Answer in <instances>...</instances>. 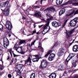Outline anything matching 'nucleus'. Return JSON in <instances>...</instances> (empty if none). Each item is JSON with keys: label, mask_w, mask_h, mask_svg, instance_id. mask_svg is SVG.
Segmentation results:
<instances>
[{"label": "nucleus", "mask_w": 78, "mask_h": 78, "mask_svg": "<svg viewBox=\"0 0 78 78\" xmlns=\"http://www.w3.org/2000/svg\"><path fill=\"white\" fill-rule=\"evenodd\" d=\"M5 27L8 30H6V33H11V29L12 27L11 23L9 21H7L5 24Z\"/></svg>", "instance_id": "1"}, {"label": "nucleus", "mask_w": 78, "mask_h": 78, "mask_svg": "<svg viewBox=\"0 0 78 78\" xmlns=\"http://www.w3.org/2000/svg\"><path fill=\"white\" fill-rule=\"evenodd\" d=\"M46 23L45 24L43 27V30H46L48 31L50 30V27L49 26V24L50 23V20L49 19H47L45 21Z\"/></svg>", "instance_id": "2"}, {"label": "nucleus", "mask_w": 78, "mask_h": 78, "mask_svg": "<svg viewBox=\"0 0 78 78\" xmlns=\"http://www.w3.org/2000/svg\"><path fill=\"white\" fill-rule=\"evenodd\" d=\"M77 22H78V18L76 17L71 20L70 22V25L71 27H75Z\"/></svg>", "instance_id": "3"}, {"label": "nucleus", "mask_w": 78, "mask_h": 78, "mask_svg": "<svg viewBox=\"0 0 78 78\" xmlns=\"http://www.w3.org/2000/svg\"><path fill=\"white\" fill-rule=\"evenodd\" d=\"M34 14H31V16H33L34 17H37V18H40L42 17V14L41 12L35 10L34 11Z\"/></svg>", "instance_id": "4"}, {"label": "nucleus", "mask_w": 78, "mask_h": 78, "mask_svg": "<svg viewBox=\"0 0 78 78\" xmlns=\"http://www.w3.org/2000/svg\"><path fill=\"white\" fill-rule=\"evenodd\" d=\"M4 47L5 48H7V47L9 45V42L6 37L3 38Z\"/></svg>", "instance_id": "5"}, {"label": "nucleus", "mask_w": 78, "mask_h": 78, "mask_svg": "<svg viewBox=\"0 0 78 78\" xmlns=\"http://www.w3.org/2000/svg\"><path fill=\"white\" fill-rule=\"evenodd\" d=\"M48 65V62L45 60H43L41 63V68L42 69H44V68H46L47 66Z\"/></svg>", "instance_id": "6"}, {"label": "nucleus", "mask_w": 78, "mask_h": 78, "mask_svg": "<svg viewBox=\"0 0 78 78\" xmlns=\"http://www.w3.org/2000/svg\"><path fill=\"white\" fill-rule=\"evenodd\" d=\"M10 8V6H7L5 9L6 10L3 11V13L6 16H8L9 15V8Z\"/></svg>", "instance_id": "7"}, {"label": "nucleus", "mask_w": 78, "mask_h": 78, "mask_svg": "<svg viewBox=\"0 0 78 78\" xmlns=\"http://www.w3.org/2000/svg\"><path fill=\"white\" fill-rule=\"evenodd\" d=\"M65 50L63 48H61L58 50V53L57 54L58 56H61L64 53Z\"/></svg>", "instance_id": "8"}, {"label": "nucleus", "mask_w": 78, "mask_h": 78, "mask_svg": "<svg viewBox=\"0 0 78 78\" xmlns=\"http://www.w3.org/2000/svg\"><path fill=\"white\" fill-rule=\"evenodd\" d=\"M52 26L55 28H57L61 25V24L60 23H58L56 21H54L52 22Z\"/></svg>", "instance_id": "9"}, {"label": "nucleus", "mask_w": 78, "mask_h": 78, "mask_svg": "<svg viewBox=\"0 0 78 78\" xmlns=\"http://www.w3.org/2000/svg\"><path fill=\"white\" fill-rule=\"evenodd\" d=\"M56 11V9H55L53 7H49L47 9H44V12L45 11H48V12L50 13V11L52 12H53L54 11Z\"/></svg>", "instance_id": "10"}, {"label": "nucleus", "mask_w": 78, "mask_h": 78, "mask_svg": "<svg viewBox=\"0 0 78 78\" xmlns=\"http://www.w3.org/2000/svg\"><path fill=\"white\" fill-rule=\"evenodd\" d=\"M74 32V31H73V30H71L70 31H68L66 30V32H65V33H66V37L67 39H69V38L71 36V34L73 33Z\"/></svg>", "instance_id": "11"}, {"label": "nucleus", "mask_w": 78, "mask_h": 78, "mask_svg": "<svg viewBox=\"0 0 78 78\" xmlns=\"http://www.w3.org/2000/svg\"><path fill=\"white\" fill-rule=\"evenodd\" d=\"M31 57V56H30L28 57L27 59L26 60L24 61L25 62V64H27V63H28V62H29L30 63L28 64V65H29V66H31V59L30 58Z\"/></svg>", "instance_id": "12"}, {"label": "nucleus", "mask_w": 78, "mask_h": 78, "mask_svg": "<svg viewBox=\"0 0 78 78\" xmlns=\"http://www.w3.org/2000/svg\"><path fill=\"white\" fill-rule=\"evenodd\" d=\"M9 4V1H6L4 2H2L0 3V8H2V7H5L6 6V5H8Z\"/></svg>", "instance_id": "13"}, {"label": "nucleus", "mask_w": 78, "mask_h": 78, "mask_svg": "<svg viewBox=\"0 0 78 78\" xmlns=\"http://www.w3.org/2000/svg\"><path fill=\"white\" fill-rule=\"evenodd\" d=\"M73 57H74V55L73 53L70 54L69 55L68 57L66 59V62H69V61L70 60V59H72Z\"/></svg>", "instance_id": "14"}, {"label": "nucleus", "mask_w": 78, "mask_h": 78, "mask_svg": "<svg viewBox=\"0 0 78 78\" xmlns=\"http://www.w3.org/2000/svg\"><path fill=\"white\" fill-rule=\"evenodd\" d=\"M64 69V65L63 64H61L59 65L58 67V69L59 71H62Z\"/></svg>", "instance_id": "15"}, {"label": "nucleus", "mask_w": 78, "mask_h": 78, "mask_svg": "<svg viewBox=\"0 0 78 78\" xmlns=\"http://www.w3.org/2000/svg\"><path fill=\"white\" fill-rule=\"evenodd\" d=\"M73 52L78 51V45L76 44L74 45L73 47Z\"/></svg>", "instance_id": "16"}, {"label": "nucleus", "mask_w": 78, "mask_h": 78, "mask_svg": "<svg viewBox=\"0 0 78 78\" xmlns=\"http://www.w3.org/2000/svg\"><path fill=\"white\" fill-rule=\"evenodd\" d=\"M56 76H57L56 74L55 73H53L49 76V78H56Z\"/></svg>", "instance_id": "17"}, {"label": "nucleus", "mask_w": 78, "mask_h": 78, "mask_svg": "<svg viewBox=\"0 0 78 78\" xmlns=\"http://www.w3.org/2000/svg\"><path fill=\"white\" fill-rule=\"evenodd\" d=\"M75 10H70L69 13H68V14H66V17H68V16H69L72 15V14H73V13L75 12Z\"/></svg>", "instance_id": "18"}, {"label": "nucleus", "mask_w": 78, "mask_h": 78, "mask_svg": "<svg viewBox=\"0 0 78 78\" xmlns=\"http://www.w3.org/2000/svg\"><path fill=\"white\" fill-rule=\"evenodd\" d=\"M38 48H39V49H40V50H41V52H42V53L44 52V48H43L42 47V44L40 42H39V45Z\"/></svg>", "instance_id": "19"}, {"label": "nucleus", "mask_w": 78, "mask_h": 78, "mask_svg": "<svg viewBox=\"0 0 78 78\" xmlns=\"http://www.w3.org/2000/svg\"><path fill=\"white\" fill-rule=\"evenodd\" d=\"M66 11V9L64 8H62L61 9L60 11L59 12V16H61L62 14H63Z\"/></svg>", "instance_id": "20"}, {"label": "nucleus", "mask_w": 78, "mask_h": 78, "mask_svg": "<svg viewBox=\"0 0 78 78\" xmlns=\"http://www.w3.org/2000/svg\"><path fill=\"white\" fill-rule=\"evenodd\" d=\"M16 69H18V68H19V67L20 69H22L23 67V65L22 64H17V65H16Z\"/></svg>", "instance_id": "21"}, {"label": "nucleus", "mask_w": 78, "mask_h": 78, "mask_svg": "<svg viewBox=\"0 0 78 78\" xmlns=\"http://www.w3.org/2000/svg\"><path fill=\"white\" fill-rule=\"evenodd\" d=\"M73 0H70V1H69L68 2H66L63 4V6H64V5H67L72 4V3H73Z\"/></svg>", "instance_id": "22"}, {"label": "nucleus", "mask_w": 78, "mask_h": 78, "mask_svg": "<svg viewBox=\"0 0 78 78\" xmlns=\"http://www.w3.org/2000/svg\"><path fill=\"white\" fill-rule=\"evenodd\" d=\"M76 62H77V61L75 60L73 61L72 62V66L74 67H76Z\"/></svg>", "instance_id": "23"}, {"label": "nucleus", "mask_w": 78, "mask_h": 78, "mask_svg": "<svg viewBox=\"0 0 78 78\" xmlns=\"http://www.w3.org/2000/svg\"><path fill=\"white\" fill-rule=\"evenodd\" d=\"M9 52L11 56H12V53H13V55L14 57H17V56H19V55H16L14 53V51H12V50H11V49L10 50V51H9Z\"/></svg>", "instance_id": "24"}, {"label": "nucleus", "mask_w": 78, "mask_h": 78, "mask_svg": "<svg viewBox=\"0 0 78 78\" xmlns=\"http://www.w3.org/2000/svg\"><path fill=\"white\" fill-rule=\"evenodd\" d=\"M18 47H19V44H17V43H16L13 49L15 50L16 51H18L17 50L18 49Z\"/></svg>", "instance_id": "25"}, {"label": "nucleus", "mask_w": 78, "mask_h": 78, "mask_svg": "<svg viewBox=\"0 0 78 78\" xmlns=\"http://www.w3.org/2000/svg\"><path fill=\"white\" fill-rule=\"evenodd\" d=\"M26 43V41L24 40H23L20 41V45L21 44H23Z\"/></svg>", "instance_id": "26"}, {"label": "nucleus", "mask_w": 78, "mask_h": 78, "mask_svg": "<svg viewBox=\"0 0 78 78\" xmlns=\"http://www.w3.org/2000/svg\"><path fill=\"white\" fill-rule=\"evenodd\" d=\"M18 70V71L16 72V74L17 75H19V76H20V75H22V72H20V69H17Z\"/></svg>", "instance_id": "27"}, {"label": "nucleus", "mask_w": 78, "mask_h": 78, "mask_svg": "<svg viewBox=\"0 0 78 78\" xmlns=\"http://www.w3.org/2000/svg\"><path fill=\"white\" fill-rule=\"evenodd\" d=\"M52 53V51H51V50L49 51L48 52V53L45 55V57L46 58L48 56V55H50V53Z\"/></svg>", "instance_id": "28"}, {"label": "nucleus", "mask_w": 78, "mask_h": 78, "mask_svg": "<svg viewBox=\"0 0 78 78\" xmlns=\"http://www.w3.org/2000/svg\"><path fill=\"white\" fill-rule=\"evenodd\" d=\"M57 2H56V4L57 5H60L62 3V1H58V0H56Z\"/></svg>", "instance_id": "29"}, {"label": "nucleus", "mask_w": 78, "mask_h": 78, "mask_svg": "<svg viewBox=\"0 0 78 78\" xmlns=\"http://www.w3.org/2000/svg\"><path fill=\"white\" fill-rule=\"evenodd\" d=\"M46 16H47V17H50L51 19V20L52 19H53V16H51V15H50L48 13H47L46 14Z\"/></svg>", "instance_id": "30"}, {"label": "nucleus", "mask_w": 78, "mask_h": 78, "mask_svg": "<svg viewBox=\"0 0 78 78\" xmlns=\"http://www.w3.org/2000/svg\"><path fill=\"white\" fill-rule=\"evenodd\" d=\"M32 61L33 62H37L38 61H39V58H33L32 59Z\"/></svg>", "instance_id": "31"}, {"label": "nucleus", "mask_w": 78, "mask_h": 78, "mask_svg": "<svg viewBox=\"0 0 78 78\" xmlns=\"http://www.w3.org/2000/svg\"><path fill=\"white\" fill-rule=\"evenodd\" d=\"M54 59V58L52 57L51 56L49 55V56L48 59L49 61H53Z\"/></svg>", "instance_id": "32"}, {"label": "nucleus", "mask_w": 78, "mask_h": 78, "mask_svg": "<svg viewBox=\"0 0 78 78\" xmlns=\"http://www.w3.org/2000/svg\"><path fill=\"white\" fill-rule=\"evenodd\" d=\"M48 30H44V29H43V31L42 32V33L43 34H45L47 33L48 32Z\"/></svg>", "instance_id": "33"}, {"label": "nucleus", "mask_w": 78, "mask_h": 78, "mask_svg": "<svg viewBox=\"0 0 78 78\" xmlns=\"http://www.w3.org/2000/svg\"><path fill=\"white\" fill-rule=\"evenodd\" d=\"M34 33H36V30L35 29L33 31V33L32 34H29L27 35V36H30V35H32L33 34H34Z\"/></svg>", "instance_id": "34"}, {"label": "nucleus", "mask_w": 78, "mask_h": 78, "mask_svg": "<svg viewBox=\"0 0 78 78\" xmlns=\"http://www.w3.org/2000/svg\"><path fill=\"white\" fill-rule=\"evenodd\" d=\"M67 20H66L65 21L63 24L62 25V28H64V27H65V26L66 25V23H67Z\"/></svg>", "instance_id": "35"}, {"label": "nucleus", "mask_w": 78, "mask_h": 78, "mask_svg": "<svg viewBox=\"0 0 78 78\" xmlns=\"http://www.w3.org/2000/svg\"><path fill=\"white\" fill-rule=\"evenodd\" d=\"M35 78V74L33 73L31 74L30 78Z\"/></svg>", "instance_id": "36"}, {"label": "nucleus", "mask_w": 78, "mask_h": 78, "mask_svg": "<svg viewBox=\"0 0 78 78\" xmlns=\"http://www.w3.org/2000/svg\"><path fill=\"white\" fill-rule=\"evenodd\" d=\"M36 40H35L34 41H33L32 42V43H31V45H30L31 47V46L32 45H34V43H35V42H36Z\"/></svg>", "instance_id": "37"}, {"label": "nucleus", "mask_w": 78, "mask_h": 78, "mask_svg": "<svg viewBox=\"0 0 78 78\" xmlns=\"http://www.w3.org/2000/svg\"><path fill=\"white\" fill-rule=\"evenodd\" d=\"M33 8L34 9H37L38 8H40V7L38 5H36L33 7Z\"/></svg>", "instance_id": "38"}, {"label": "nucleus", "mask_w": 78, "mask_h": 78, "mask_svg": "<svg viewBox=\"0 0 78 78\" xmlns=\"http://www.w3.org/2000/svg\"><path fill=\"white\" fill-rule=\"evenodd\" d=\"M23 46H20L18 47V49L19 48H20V51H23Z\"/></svg>", "instance_id": "39"}, {"label": "nucleus", "mask_w": 78, "mask_h": 78, "mask_svg": "<svg viewBox=\"0 0 78 78\" xmlns=\"http://www.w3.org/2000/svg\"><path fill=\"white\" fill-rule=\"evenodd\" d=\"M17 51L18 53H21V54L22 55H24V54H25V52L24 51H20V52H19L18 51Z\"/></svg>", "instance_id": "40"}, {"label": "nucleus", "mask_w": 78, "mask_h": 78, "mask_svg": "<svg viewBox=\"0 0 78 78\" xmlns=\"http://www.w3.org/2000/svg\"><path fill=\"white\" fill-rule=\"evenodd\" d=\"M72 4L73 6H78V2L74 3Z\"/></svg>", "instance_id": "41"}, {"label": "nucleus", "mask_w": 78, "mask_h": 78, "mask_svg": "<svg viewBox=\"0 0 78 78\" xmlns=\"http://www.w3.org/2000/svg\"><path fill=\"white\" fill-rule=\"evenodd\" d=\"M49 55L51 56L52 58H54V57H55V54L52 53L51 54H50Z\"/></svg>", "instance_id": "42"}, {"label": "nucleus", "mask_w": 78, "mask_h": 78, "mask_svg": "<svg viewBox=\"0 0 78 78\" xmlns=\"http://www.w3.org/2000/svg\"><path fill=\"white\" fill-rule=\"evenodd\" d=\"M73 78H78V75L77 74H75L73 76Z\"/></svg>", "instance_id": "43"}, {"label": "nucleus", "mask_w": 78, "mask_h": 78, "mask_svg": "<svg viewBox=\"0 0 78 78\" xmlns=\"http://www.w3.org/2000/svg\"><path fill=\"white\" fill-rule=\"evenodd\" d=\"M76 14H78V10H77L74 13V15H76Z\"/></svg>", "instance_id": "44"}, {"label": "nucleus", "mask_w": 78, "mask_h": 78, "mask_svg": "<svg viewBox=\"0 0 78 78\" xmlns=\"http://www.w3.org/2000/svg\"><path fill=\"white\" fill-rule=\"evenodd\" d=\"M3 25H2L1 24H0V30H2V29H3Z\"/></svg>", "instance_id": "45"}, {"label": "nucleus", "mask_w": 78, "mask_h": 78, "mask_svg": "<svg viewBox=\"0 0 78 78\" xmlns=\"http://www.w3.org/2000/svg\"><path fill=\"white\" fill-rule=\"evenodd\" d=\"M8 77L9 78H11L12 77V75L11 74H9L8 75Z\"/></svg>", "instance_id": "46"}, {"label": "nucleus", "mask_w": 78, "mask_h": 78, "mask_svg": "<svg viewBox=\"0 0 78 78\" xmlns=\"http://www.w3.org/2000/svg\"><path fill=\"white\" fill-rule=\"evenodd\" d=\"M47 0H41L40 1V3H41V5H42V1H46Z\"/></svg>", "instance_id": "47"}, {"label": "nucleus", "mask_w": 78, "mask_h": 78, "mask_svg": "<svg viewBox=\"0 0 78 78\" xmlns=\"http://www.w3.org/2000/svg\"><path fill=\"white\" fill-rule=\"evenodd\" d=\"M35 4H37V5H39V2L38 1H36Z\"/></svg>", "instance_id": "48"}, {"label": "nucleus", "mask_w": 78, "mask_h": 78, "mask_svg": "<svg viewBox=\"0 0 78 78\" xmlns=\"http://www.w3.org/2000/svg\"><path fill=\"white\" fill-rule=\"evenodd\" d=\"M3 74V72H0V76H2V74Z\"/></svg>", "instance_id": "49"}, {"label": "nucleus", "mask_w": 78, "mask_h": 78, "mask_svg": "<svg viewBox=\"0 0 78 78\" xmlns=\"http://www.w3.org/2000/svg\"><path fill=\"white\" fill-rule=\"evenodd\" d=\"M31 40H32V38H30V39L28 40V41L29 42H30V41H31Z\"/></svg>", "instance_id": "50"}, {"label": "nucleus", "mask_w": 78, "mask_h": 78, "mask_svg": "<svg viewBox=\"0 0 78 78\" xmlns=\"http://www.w3.org/2000/svg\"><path fill=\"white\" fill-rule=\"evenodd\" d=\"M22 6H26V5H25V3H23Z\"/></svg>", "instance_id": "51"}, {"label": "nucleus", "mask_w": 78, "mask_h": 78, "mask_svg": "<svg viewBox=\"0 0 78 78\" xmlns=\"http://www.w3.org/2000/svg\"><path fill=\"white\" fill-rule=\"evenodd\" d=\"M3 67H2L1 68H0V70H2L3 69Z\"/></svg>", "instance_id": "52"}, {"label": "nucleus", "mask_w": 78, "mask_h": 78, "mask_svg": "<svg viewBox=\"0 0 78 78\" xmlns=\"http://www.w3.org/2000/svg\"><path fill=\"white\" fill-rule=\"evenodd\" d=\"M43 26H44V24H42L40 26H39L38 27L39 28H41V27H43Z\"/></svg>", "instance_id": "53"}, {"label": "nucleus", "mask_w": 78, "mask_h": 78, "mask_svg": "<svg viewBox=\"0 0 78 78\" xmlns=\"http://www.w3.org/2000/svg\"><path fill=\"white\" fill-rule=\"evenodd\" d=\"M40 55H35V57H39V56H40Z\"/></svg>", "instance_id": "54"}, {"label": "nucleus", "mask_w": 78, "mask_h": 78, "mask_svg": "<svg viewBox=\"0 0 78 78\" xmlns=\"http://www.w3.org/2000/svg\"><path fill=\"white\" fill-rule=\"evenodd\" d=\"M10 58V57L9 56V55H8V57L7 58V60H9V59Z\"/></svg>", "instance_id": "55"}, {"label": "nucleus", "mask_w": 78, "mask_h": 78, "mask_svg": "<svg viewBox=\"0 0 78 78\" xmlns=\"http://www.w3.org/2000/svg\"><path fill=\"white\" fill-rule=\"evenodd\" d=\"M38 39H39V37H37L36 39L35 40H36V41H37V40H38Z\"/></svg>", "instance_id": "56"}, {"label": "nucleus", "mask_w": 78, "mask_h": 78, "mask_svg": "<svg viewBox=\"0 0 78 78\" xmlns=\"http://www.w3.org/2000/svg\"><path fill=\"white\" fill-rule=\"evenodd\" d=\"M30 8H28L27 9V11H30Z\"/></svg>", "instance_id": "57"}, {"label": "nucleus", "mask_w": 78, "mask_h": 78, "mask_svg": "<svg viewBox=\"0 0 78 78\" xmlns=\"http://www.w3.org/2000/svg\"><path fill=\"white\" fill-rule=\"evenodd\" d=\"M21 31H22V33H24V30L23 29L21 30Z\"/></svg>", "instance_id": "58"}, {"label": "nucleus", "mask_w": 78, "mask_h": 78, "mask_svg": "<svg viewBox=\"0 0 78 78\" xmlns=\"http://www.w3.org/2000/svg\"><path fill=\"white\" fill-rule=\"evenodd\" d=\"M27 51H30L29 50V48L28 47H27Z\"/></svg>", "instance_id": "59"}, {"label": "nucleus", "mask_w": 78, "mask_h": 78, "mask_svg": "<svg viewBox=\"0 0 78 78\" xmlns=\"http://www.w3.org/2000/svg\"><path fill=\"white\" fill-rule=\"evenodd\" d=\"M14 59L13 58H12V61H11V63H12L13 62V61H14Z\"/></svg>", "instance_id": "60"}, {"label": "nucleus", "mask_w": 78, "mask_h": 78, "mask_svg": "<svg viewBox=\"0 0 78 78\" xmlns=\"http://www.w3.org/2000/svg\"><path fill=\"white\" fill-rule=\"evenodd\" d=\"M64 74H67V72L66 71H65L64 72Z\"/></svg>", "instance_id": "61"}, {"label": "nucleus", "mask_w": 78, "mask_h": 78, "mask_svg": "<svg viewBox=\"0 0 78 78\" xmlns=\"http://www.w3.org/2000/svg\"><path fill=\"white\" fill-rule=\"evenodd\" d=\"M22 19H23V20L24 19H25V17L23 16Z\"/></svg>", "instance_id": "62"}, {"label": "nucleus", "mask_w": 78, "mask_h": 78, "mask_svg": "<svg viewBox=\"0 0 78 78\" xmlns=\"http://www.w3.org/2000/svg\"><path fill=\"white\" fill-rule=\"evenodd\" d=\"M40 11H43V8H41L40 9Z\"/></svg>", "instance_id": "63"}, {"label": "nucleus", "mask_w": 78, "mask_h": 78, "mask_svg": "<svg viewBox=\"0 0 78 78\" xmlns=\"http://www.w3.org/2000/svg\"><path fill=\"white\" fill-rule=\"evenodd\" d=\"M11 34H9V37H11Z\"/></svg>", "instance_id": "64"}]
</instances>
